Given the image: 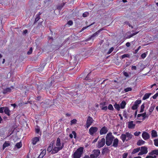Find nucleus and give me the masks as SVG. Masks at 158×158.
Masks as SVG:
<instances>
[{
	"label": "nucleus",
	"mask_w": 158,
	"mask_h": 158,
	"mask_svg": "<svg viewBox=\"0 0 158 158\" xmlns=\"http://www.w3.org/2000/svg\"><path fill=\"white\" fill-rule=\"evenodd\" d=\"M138 107V106H137L136 104H134L133 105V106L132 107V109L133 110H136Z\"/></svg>",
	"instance_id": "c756f323"
},
{
	"label": "nucleus",
	"mask_w": 158,
	"mask_h": 158,
	"mask_svg": "<svg viewBox=\"0 0 158 158\" xmlns=\"http://www.w3.org/2000/svg\"><path fill=\"white\" fill-rule=\"evenodd\" d=\"M32 49L31 48L29 49V50L27 52V53L28 54H31L32 52Z\"/></svg>",
	"instance_id": "79ce46f5"
},
{
	"label": "nucleus",
	"mask_w": 158,
	"mask_h": 158,
	"mask_svg": "<svg viewBox=\"0 0 158 158\" xmlns=\"http://www.w3.org/2000/svg\"><path fill=\"white\" fill-rule=\"evenodd\" d=\"M2 121V119L1 116H0V123H1V122Z\"/></svg>",
	"instance_id": "603ef678"
},
{
	"label": "nucleus",
	"mask_w": 158,
	"mask_h": 158,
	"mask_svg": "<svg viewBox=\"0 0 158 158\" xmlns=\"http://www.w3.org/2000/svg\"><path fill=\"white\" fill-rule=\"evenodd\" d=\"M35 132L37 133H40V129L38 128H36Z\"/></svg>",
	"instance_id": "ea45409f"
},
{
	"label": "nucleus",
	"mask_w": 158,
	"mask_h": 158,
	"mask_svg": "<svg viewBox=\"0 0 158 158\" xmlns=\"http://www.w3.org/2000/svg\"><path fill=\"white\" fill-rule=\"evenodd\" d=\"M93 121L94 120L92 118L89 117L88 118L86 125V126L87 128L92 124Z\"/></svg>",
	"instance_id": "1a4fd4ad"
},
{
	"label": "nucleus",
	"mask_w": 158,
	"mask_h": 158,
	"mask_svg": "<svg viewBox=\"0 0 158 158\" xmlns=\"http://www.w3.org/2000/svg\"><path fill=\"white\" fill-rule=\"evenodd\" d=\"M11 106H13L14 107H15L16 105L15 104H11Z\"/></svg>",
	"instance_id": "13d9d810"
},
{
	"label": "nucleus",
	"mask_w": 158,
	"mask_h": 158,
	"mask_svg": "<svg viewBox=\"0 0 158 158\" xmlns=\"http://www.w3.org/2000/svg\"><path fill=\"white\" fill-rule=\"evenodd\" d=\"M69 137L71 138H72L73 137L75 139L76 138L77 136H76V133L74 131H73L72 132V133L70 134Z\"/></svg>",
	"instance_id": "412c9836"
},
{
	"label": "nucleus",
	"mask_w": 158,
	"mask_h": 158,
	"mask_svg": "<svg viewBox=\"0 0 158 158\" xmlns=\"http://www.w3.org/2000/svg\"><path fill=\"white\" fill-rule=\"evenodd\" d=\"M137 114V111H136L135 113V116H136Z\"/></svg>",
	"instance_id": "5fc2aeb1"
},
{
	"label": "nucleus",
	"mask_w": 158,
	"mask_h": 158,
	"mask_svg": "<svg viewBox=\"0 0 158 158\" xmlns=\"http://www.w3.org/2000/svg\"><path fill=\"white\" fill-rule=\"evenodd\" d=\"M124 74L125 76H128L127 74L126 73H124Z\"/></svg>",
	"instance_id": "bf43d9fd"
},
{
	"label": "nucleus",
	"mask_w": 158,
	"mask_h": 158,
	"mask_svg": "<svg viewBox=\"0 0 158 158\" xmlns=\"http://www.w3.org/2000/svg\"><path fill=\"white\" fill-rule=\"evenodd\" d=\"M5 62V60L4 59H3V61H2V63L3 64Z\"/></svg>",
	"instance_id": "0e129e2a"
},
{
	"label": "nucleus",
	"mask_w": 158,
	"mask_h": 158,
	"mask_svg": "<svg viewBox=\"0 0 158 158\" xmlns=\"http://www.w3.org/2000/svg\"><path fill=\"white\" fill-rule=\"evenodd\" d=\"M123 1L124 2H127V1H126V0H123Z\"/></svg>",
	"instance_id": "69168bd1"
},
{
	"label": "nucleus",
	"mask_w": 158,
	"mask_h": 158,
	"mask_svg": "<svg viewBox=\"0 0 158 158\" xmlns=\"http://www.w3.org/2000/svg\"><path fill=\"white\" fill-rule=\"evenodd\" d=\"M102 110H107V107L106 106H104V107H102Z\"/></svg>",
	"instance_id": "a18cd8bd"
},
{
	"label": "nucleus",
	"mask_w": 158,
	"mask_h": 158,
	"mask_svg": "<svg viewBox=\"0 0 158 158\" xmlns=\"http://www.w3.org/2000/svg\"><path fill=\"white\" fill-rule=\"evenodd\" d=\"M73 22L72 21H69L68 22L67 24L71 26L73 24Z\"/></svg>",
	"instance_id": "c03bdc74"
},
{
	"label": "nucleus",
	"mask_w": 158,
	"mask_h": 158,
	"mask_svg": "<svg viewBox=\"0 0 158 158\" xmlns=\"http://www.w3.org/2000/svg\"><path fill=\"white\" fill-rule=\"evenodd\" d=\"M39 140V138L35 137L32 140V143L33 144H35Z\"/></svg>",
	"instance_id": "2eb2a0df"
},
{
	"label": "nucleus",
	"mask_w": 158,
	"mask_h": 158,
	"mask_svg": "<svg viewBox=\"0 0 158 158\" xmlns=\"http://www.w3.org/2000/svg\"><path fill=\"white\" fill-rule=\"evenodd\" d=\"M146 117V113L139 114L137 116V119L138 120H143Z\"/></svg>",
	"instance_id": "6e6552de"
},
{
	"label": "nucleus",
	"mask_w": 158,
	"mask_h": 158,
	"mask_svg": "<svg viewBox=\"0 0 158 158\" xmlns=\"http://www.w3.org/2000/svg\"><path fill=\"white\" fill-rule=\"evenodd\" d=\"M114 106L115 109L118 111H119L120 109H121L120 105L119 104H117V103H115L114 105Z\"/></svg>",
	"instance_id": "a211bd4d"
},
{
	"label": "nucleus",
	"mask_w": 158,
	"mask_h": 158,
	"mask_svg": "<svg viewBox=\"0 0 158 158\" xmlns=\"http://www.w3.org/2000/svg\"><path fill=\"white\" fill-rule=\"evenodd\" d=\"M64 147L63 143H61L60 139L58 138L55 143L52 142L50 144L47 149V151L48 152H51L52 154H55L58 152L59 151L61 150Z\"/></svg>",
	"instance_id": "f257e3e1"
},
{
	"label": "nucleus",
	"mask_w": 158,
	"mask_h": 158,
	"mask_svg": "<svg viewBox=\"0 0 158 158\" xmlns=\"http://www.w3.org/2000/svg\"><path fill=\"white\" fill-rule=\"evenodd\" d=\"M151 135L153 137H156L157 136V132L155 130L152 131Z\"/></svg>",
	"instance_id": "b1692460"
},
{
	"label": "nucleus",
	"mask_w": 158,
	"mask_h": 158,
	"mask_svg": "<svg viewBox=\"0 0 158 158\" xmlns=\"http://www.w3.org/2000/svg\"><path fill=\"white\" fill-rule=\"evenodd\" d=\"M105 144V139L102 138L98 142L97 147L98 148H100L102 147Z\"/></svg>",
	"instance_id": "9d476101"
},
{
	"label": "nucleus",
	"mask_w": 158,
	"mask_h": 158,
	"mask_svg": "<svg viewBox=\"0 0 158 158\" xmlns=\"http://www.w3.org/2000/svg\"><path fill=\"white\" fill-rule=\"evenodd\" d=\"M150 154L151 155H158V150L156 149L152 151L151 152H150Z\"/></svg>",
	"instance_id": "aec40b11"
},
{
	"label": "nucleus",
	"mask_w": 158,
	"mask_h": 158,
	"mask_svg": "<svg viewBox=\"0 0 158 158\" xmlns=\"http://www.w3.org/2000/svg\"><path fill=\"white\" fill-rule=\"evenodd\" d=\"M141 102V101L140 100H137L136 102H135V103L138 106V105L140 104Z\"/></svg>",
	"instance_id": "c9c22d12"
},
{
	"label": "nucleus",
	"mask_w": 158,
	"mask_h": 158,
	"mask_svg": "<svg viewBox=\"0 0 158 158\" xmlns=\"http://www.w3.org/2000/svg\"><path fill=\"white\" fill-rule=\"evenodd\" d=\"M130 56V55L128 54H125L122 56L121 57L122 59L125 57H129Z\"/></svg>",
	"instance_id": "7c9ffc66"
},
{
	"label": "nucleus",
	"mask_w": 158,
	"mask_h": 158,
	"mask_svg": "<svg viewBox=\"0 0 158 158\" xmlns=\"http://www.w3.org/2000/svg\"><path fill=\"white\" fill-rule=\"evenodd\" d=\"M145 143V142L142 139L139 140L137 143V145L138 146L143 145Z\"/></svg>",
	"instance_id": "4468645a"
},
{
	"label": "nucleus",
	"mask_w": 158,
	"mask_h": 158,
	"mask_svg": "<svg viewBox=\"0 0 158 158\" xmlns=\"http://www.w3.org/2000/svg\"><path fill=\"white\" fill-rule=\"evenodd\" d=\"M83 158H89V156H85Z\"/></svg>",
	"instance_id": "3c124183"
},
{
	"label": "nucleus",
	"mask_w": 158,
	"mask_h": 158,
	"mask_svg": "<svg viewBox=\"0 0 158 158\" xmlns=\"http://www.w3.org/2000/svg\"><path fill=\"white\" fill-rule=\"evenodd\" d=\"M119 116L120 117L121 119H122V116H121V115L119 114Z\"/></svg>",
	"instance_id": "680f3d73"
},
{
	"label": "nucleus",
	"mask_w": 158,
	"mask_h": 158,
	"mask_svg": "<svg viewBox=\"0 0 158 158\" xmlns=\"http://www.w3.org/2000/svg\"><path fill=\"white\" fill-rule=\"evenodd\" d=\"M151 95V94L150 93L146 94L143 97V99L145 100L148 98Z\"/></svg>",
	"instance_id": "4be33fe9"
},
{
	"label": "nucleus",
	"mask_w": 158,
	"mask_h": 158,
	"mask_svg": "<svg viewBox=\"0 0 158 158\" xmlns=\"http://www.w3.org/2000/svg\"><path fill=\"white\" fill-rule=\"evenodd\" d=\"M128 154L127 153H124L123 155V158H127Z\"/></svg>",
	"instance_id": "58836bf2"
},
{
	"label": "nucleus",
	"mask_w": 158,
	"mask_h": 158,
	"mask_svg": "<svg viewBox=\"0 0 158 158\" xmlns=\"http://www.w3.org/2000/svg\"><path fill=\"white\" fill-rule=\"evenodd\" d=\"M133 158H141V157H140V156H138L137 157H134Z\"/></svg>",
	"instance_id": "6e6d98bb"
},
{
	"label": "nucleus",
	"mask_w": 158,
	"mask_h": 158,
	"mask_svg": "<svg viewBox=\"0 0 158 158\" xmlns=\"http://www.w3.org/2000/svg\"><path fill=\"white\" fill-rule=\"evenodd\" d=\"M144 104H142L141 106L140 112H142L144 111Z\"/></svg>",
	"instance_id": "c85d7f7f"
},
{
	"label": "nucleus",
	"mask_w": 158,
	"mask_h": 158,
	"mask_svg": "<svg viewBox=\"0 0 158 158\" xmlns=\"http://www.w3.org/2000/svg\"><path fill=\"white\" fill-rule=\"evenodd\" d=\"M27 30H25V31H24V34H26V33H27Z\"/></svg>",
	"instance_id": "4d7b16f0"
},
{
	"label": "nucleus",
	"mask_w": 158,
	"mask_h": 158,
	"mask_svg": "<svg viewBox=\"0 0 158 158\" xmlns=\"http://www.w3.org/2000/svg\"><path fill=\"white\" fill-rule=\"evenodd\" d=\"M140 134V131H136L134 133V135L136 136H138Z\"/></svg>",
	"instance_id": "f704fd0d"
},
{
	"label": "nucleus",
	"mask_w": 158,
	"mask_h": 158,
	"mask_svg": "<svg viewBox=\"0 0 158 158\" xmlns=\"http://www.w3.org/2000/svg\"><path fill=\"white\" fill-rule=\"evenodd\" d=\"M126 104V102L124 101H123L120 105L121 108V109H124L125 107Z\"/></svg>",
	"instance_id": "dca6fc26"
},
{
	"label": "nucleus",
	"mask_w": 158,
	"mask_h": 158,
	"mask_svg": "<svg viewBox=\"0 0 158 158\" xmlns=\"http://www.w3.org/2000/svg\"><path fill=\"white\" fill-rule=\"evenodd\" d=\"M158 96V92L156 93L153 96L152 98L153 99H155Z\"/></svg>",
	"instance_id": "e433bc0d"
},
{
	"label": "nucleus",
	"mask_w": 158,
	"mask_h": 158,
	"mask_svg": "<svg viewBox=\"0 0 158 158\" xmlns=\"http://www.w3.org/2000/svg\"><path fill=\"white\" fill-rule=\"evenodd\" d=\"M146 56V55L145 53H143L141 55V57L142 58H144Z\"/></svg>",
	"instance_id": "37998d69"
},
{
	"label": "nucleus",
	"mask_w": 158,
	"mask_h": 158,
	"mask_svg": "<svg viewBox=\"0 0 158 158\" xmlns=\"http://www.w3.org/2000/svg\"><path fill=\"white\" fill-rule=\"evenodd\" d=\"M131 90H132V89L131 88L128 87V88H127L125 89H124V91L125 92H127L129 91H131Z\"/></svg>",
	"instance_id": "72a5a7b5"
},
{
	"label": "nucleus",
	"mask_w": 158,
	"mask_h": 158,
	"mask_svg": "<svg viewBox=\"0 0 158 158\" xmlns=\"http://www.w3.org/2000/svg\"><path fill=\"white\" fill-rule=\"evenodd\" d=\"M108 108L109 110H113L114 109L113 106H112V105H111V104H110L109 105L108 107Z\"/></svg>",
	"instance_id": "cd10ccee"
},
{
	"label": "nucleus",
	"mask_w": 158,
	"mask_h": 158,
	"mask_svg": "<svg viewBox=\"0 0 158 158\" xmlns=\"http://www.w3.org/2000/svg\"><path fill=\"white\" fill-rule=\"evenodd\" d=\"M114 139V136L111 133H108L106 137V144L107 146L110 145Z\"/></svg>",
	"instance_id": "7ed1b4c3"
},
{
	"label": "nucleus",
	"mask_w": 158,
	"mask_h": 158,
	"mask_svg": "<svg viewBox=\"0 0 158 158\" xmlns=\"http://www.w3.org/2000/svg\"><path fill=\"white\" fill-rule=\"evenodd\" d=\"M126 45L127 47H129L130 46V43H127L126 44Z\"/></svg>",
	"instance_id": "09e8293b"
},
{
	"label": "nucleus",
	"mask_w": 158,
	"mask_h": 158,
	"mask_svg": "<svg viewBox=\"0 0 158 158\" xmlns=\"http://www.w3.org/2000/svg\"><path fill=\"white\" fill-rule=\"evenodd\" d=\"M108 131V128L105 127H103L100 130V134L101 135L105 134L107 133Z\"/></svg>",
	"instance_id": "9b49d317"
},
{
	"label": "nucleus",
	"mask_w": 158,
	"mask_h": 158,
	"mask_svg": "<svg viewBox=\"0 0 158 158\" xmlns=\"http://www.w3.org/2000/svg\"><path fill=\"white\" fill-rule=\"evenodd\" d=\"M77 120L76 119H73L71 121V125H73L77 123Z\"/></svg>",
	"instance_id": "473e14b6"
},
{
	"label": "nucleus",
	"mask_w": 158,
	"mask_h": 158,
	"mask_svg": "<svg viewBox=\"0 0 158 158\" xmlns=\"http://www.w3.org/2000/svg\"><path fill=\"white\" fill-rule=\"evenodd\" d=\"M43 157V156L41 155V154H40L39 156L37 158H42Z\"/></svg>",
	"instance_id": "8fccbe9b"
},
{
	"label": "nucleus",
	"mask_w": 158,
	"mask_h": 158,
	"mask_svg": "<svg viewBox=\"0 0 158 158\" xmlns=\"http://www.w3.org/2000/svg\"><path fill=\"white\" fill-rule=\"evenodd\" d=\"M22 144L21 142L17 143L15 146V147L18 148H19L21 147Z\"/></svg>",
	"instance_id": "bb28decb"
},
{
	"label": "nucleus",
	"mask_w": 158,
	"mask_h": 158,
	"mask_svg": "<svg viewBox=\"0 0 158 158\" xmlns=\"http://www.w3.org/2000/svg\"><path fill=\"white\" fill-rule=\"evenodd\" d=\"M83 148L80 147L73 153V158H80L83 152Z\"/></svg>",
	"instance_id": "f03ea898"
},
{
	"label": "nucleus",
	"mask_w": 158,
	"mask_h": 158,
	"mask_svg": "<svg viewBox=\"0 0 158 158\" xmlns=\"http://www.w3.org/2000/svg\"><path fill=\"white\" fill-rule=\"evenodd\" d=\"M118 142V140L117 138L114 139L113 141V146L114 147L117 146Z\"/></svg>",
	"instance_id": "f3484780"
},
{
	"label": "nucleus",
	"mask_w": 158,
	"mask_h": 158,
	"mask_svg": "<svg viewBox=\"0 0 158 158\" xmlns=\"http://www.w3.org/2000/svg\"><path fill=\"white\" fill-rule=\"evenodd\" d=\"M114 48H111L109 51L108 52V53L110 54V53L113 50Z\"/></svg>",
	"instance_id": "49530a36"
},
{
	"label": "nucleus",
	"mask_w": 158,
	"mask_h": 158,
	"mask_svg": "<svg viewBox=\"0 0 158 158\" xmlns=\"http://www.w3.org/2000/svg\"><path fill=\"white\" fill-rule=\"evenodd\" d=\"M146 158H156V156L155 155H151L150 152L148 153V155L146 156Z\"/></svg>",
	"instance_id": "5701e85b"
},
{
	"label": "nucleus",
	"mask_w": 158,
	"mask_h": 158,
	"mask_svg": "<svg viewBox=\"0 0 158 158\" xmlns=\"http://www.w3.org/2000/svg\"><path fill=\"white\" fill-rule=\"evenodd\" d=\"M132 135L129 133H126L125 134H122L120 138L123 142L125 141H127L130 139L132 138Z\"/></svg>",
	"instance_id": "20e7f679"
},
{
	"label": "nucleus",
	"mask_w": 158,
	"mask_h": 158,
	"mask_svg": "<svg viewBox=\"0 0 158 158\" xmlns=\"http://www.w3.org/2000/svg\"><path fill=\"white\" fill-rule=\"evenodd\" d=\"M154 145L156 147H158V139L154 140Z\"/></svg>",
	"instance_id": "2f4dec72"
},
{
	"label": "nucleus",
	"mask_w": 158,
	"mask_h": 158,
	"mask_svg": "<svg viewBox=\"0 0 158 158\" xmlns=\"http://www.w3.org/2000/svg\"><path fill=\"white\" fill-rule=\"evenodd\" d=\"M142 136L143 139L145 140L149 139L150 138V135L149 134L145 131H143V132Z\"/></svg>",
	"instance_id": "f8f14e48"
},
{
	"label": "nucleus",
	"mask_w": 158,
	"mask_h": 158,
	"mask_svg": "<svg viewBox=\"0 0 158 158\" xmlns=\"http://www.w3.org/2000/svg\"><path fill=\"white\" fill-rule=\"evenodd\" d=\"M98 138H97V139H95L94 140L93 142H94H94H96L97 141V140H98Z\"/></svg>",
	"instance_id": "864d4df0"
},
{
	"label": "nucleus",
	"mask_w": 158,
	"mask_h": 158,
	"mask_svg": "<svg viewBox=\"0 0 158 158\" xmlns=\"http://www.w3.org/2000/svg\"><path fill=\"white\" fill-rule=\"evenodd\" d=\"M135 126V124L133 123L132 121H130L128 123V127L129 128H133Z\"/></svg>",
	"instance_id": "ddd939ff"
},
{
	"label": "nucleus",
	"mask_w": 158,
	"mask_h": 158,
	"mask_svg": "<svg viewBox=\"0 0 158 158\" xmlns=\"http://www.w3.org/2000/svg\"><path fill=\"white\" fill-rule=\"evenodd\" d=\"M136 123H140V121H137L136 122Z\"/></svg>",
	"instance_id": "338daca9"
},
{
	"label": "nucleus",
	"mask_w": 158,
	"mask_h": 158,
	"mask_svg": "<svg viewBox=\"0 0 158 158\" xmlns=\"http://www.w3.org/2000/svg\"><path fill=\"white\" fill-rule=\"evenodd\" d=\"M10 145V143L8 142H5L3 145V149H4L5 148Z\"/></svg>",
	"instance_id": "a878e982"
},
{
	"label": "nucleus",
	"mask_w": 158,
	"mask_h": 158,
	"mask_svg": "<svg viewBox=\"0 0 158 158\" xmlns=\"http://www.w3.org/2000/svg\"><path fill=\"white\" fill-rule=\"evenodd\" d=\"M98 128L96 127H92L89 129V133L91 135H93L98 131Z\"/></svg>",
	"instance_id": "423d86ee"
},
{
	"label": "nucleus",
	"mask_w": 158,
	"mask_h": 158,
	"mask_svg": "<svg viewBox=\"0 0 158 158\" xmlns=\"http://www.w3.org/2000/svg\"><path fill=\"white\" fill-rule=\"evenodd\" d=\"M93 154L90 155L91 158H97L100 153V151L98 150H95L93 151Z\"/></svg>",
	"instance_id": "0eeeda50"
},
{
	"label": "nucleus",
	"mask_w": 158,
	"mask_h": 158,
	"mask_svg": "<svg viewBox=\"0 0 158 158\" xmlns=\"http://www.w3.org/2000/svg\"><path fill=\"white\" fill-rule=\"evenodd\" d=\"M4 112L6 114H7L8 115H10V111L7 108L5 107Z\"/></svg>",
	"instance_id": "393cba45"
},
{
	"label": "nucleus",
	"mask_w": 158,
	"mask_h": 158,
	"mask_svg": "<svg viewBox=\"0 0 158 158\" xmlns=\"http://www.w3.org/2000/svg\"><path fill=\"white\" fill-rule=\"evenodd\" d=\"M151 111H152L153 110V108H150V111H151Z\"/></svg>",
	"instance_id": "e2e57ef3"
},
{
	"label": "nucleus",
	"mask_w": 158,
	"mask_h": 158,
	"mask_svg": "<svg viewBox=\"0 0 158 158\" xmlns=\"http://www.w3.org/2000/svg\"><path fill=\"white\" fill-rule=\"evenodd\" d=\"M136 69V67L135 66H133L132 67V69L133 70H135Z\"/></svg>",
	"instance_id": "de8ad7c7"
},
{
	"label": "nucleus",
	"mask_w": 158,
	"mask_h": 158,
	"mask_svg": "<svg viewBox=\"0 0 158 158\" xmlns=\"http://www.w3.org/2000/svg\"><path fill=\"white\" fill-rule=\"evenodd\" d=\"M156 5H157V6H158V3H156Z\"/></svg>",
	"instance_id": "774afa93"
},
{
	"label": "nucleus",
	"mask_w": 158,
	"mask_h": 158,
	"mask_svg": "<svg viewBox=\"0 0 158 158\" xmlns=\"http://www.w3.org/2000/svg\"><path fill=\"white\" fill-rule=\"evenodd\" d=\"M5 107H1L0 108V113H2L4 110Z\"/></svg>",
	"instance_id": "a19ab883"
},
{
	"label": "nucleus",
	"mask_w": 158,
	"mask_h": 158,
	"mask_svg": "<svg viewBox=\"0 0 158 158\" xmlns=\"http://www.w3.org/2000/svg\"><path fill=\"white\" fill-rule=\"evenodd\" d=\"M140 152L139 153L138 155H141L146 154L148 152V148L145 146H142L140 148Z\"/></svg>",
	"instance_id": "39448f33"
},
{
	"label": "nucleus",
	"mask_w": 158,
	"mask_h": 158,
	"mask_svg": "<svg viewBox=\"0 0 158 158\" xmlns=\"http://www.w3.org/2000/svg\"><path fill=\"white\" fill-rule=\"evenodd\" d=\"M89 15V14L87 12H85L83 14V16L84 17H86L87 16H88Z\"/></svg>",
	"instance_id": "4c0bfd02"
},
{
	"label": "nucleus",
	"mask_w": 158,
	"mask_h": 158,
	"mask_svg": "<svg viewBox=\"0 0 158 158\" xmlns=\"http://www.w3.org/2000/svg\"><path fill=\"white\" fill-rule=\"evenodd\" d=\"M140 148H137L134 149L132 152V154H133L138 152L140 151Z\"/></svg>",
	"instance_id": "6ab92c4d"
},
{
	"label": "nucleus",
	"mask_w": 158,
	"mask_h": 158,
	"mask_svg": "<svg viewBox=\"0 0 158 158\" xmlns=\"http://www.w3.org/2000/svg\"><path fill=\"white\" fill-rule=\"evenodd\" d=\"M156 109L157 111H158V106L156 107Z\"/></svg>",
	"instance_id": "052dcab7"
}]
</instances>
